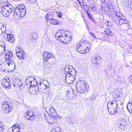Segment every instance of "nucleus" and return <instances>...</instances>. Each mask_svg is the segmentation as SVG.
<instances>
[{"label":"nucleus","instance_id":"obj_1","mask_svg":"<svg viewBox=\"0 0 132 132\" xmlns=\"http://www.w3.org/2000/svg\"><path fill=\"white\" fill-rule=\"evenodd\" d=\"M13 10V7L11 5L3 4L2 2L0 4V12L4 16H9Z\"/></svg>","mask_w":132,"mask_h":132},{"label":"nucleus","instance_id":"obj_2","mask_svg":"<svg viewBox=\"0 0 132 132\" xmlns=\"http://www.w3.org/2000/svg\"><path fill=\"white\" fill-rule=\"evenodd\" d=\"M14 16H17V17L22 18L25 15L26 12V9L25 6L21 4L18 5L14 10Z\"/></svg>","mask_w":132,"mask_h":132},{"label":"nucleus","instance_id":"obj_3","mask_svg":"<svg viewBox=\"0 0 132 132\" xmlns=\"http://www.w3.org/2000/svg\"><path fill=\"white\" fill-rule=\"evenodd\" d=\"M56 36L58 37L59 40H61L64 44H69L72 40L70 33L68 31L63 32L60 36L57 34Z\"/></svg>","mask_w":132,"mask_h":132},{"label":"nucleus","instance_id":"obj_4","mask_svg":"<svg viewBox=\"0 0 132 132\" xmlns=\"http://www.w3.org/2000/svg\"><path fill=\"white\" fill-rule=\"evenodd\" d=\"M5 57L7 60L5 61V62L3 63L2 64L3 65H5L6 66L10 65L11 67L13 68L12 69L14 70L15 68V64L13 61L12 62L10 60L13 57L12 52H7L5 54Z\"/></svg>","mask_w":132,"mask_h":132},{"label":"nucleus","instance_id":"obj_5","mask_svg":"<svg viewBox=\"0 0 132 132\" xmlns=\"http://www.w3.org/2000/svg\"><path fill=\"white\" fill-rule=\"evenodd\" d=\"M86 84L84 81H79L76 84V89L78 92L81 93H86L87 91Z\"/></svg>","mask_w":132,"mask_h":132},{"label":"nucleus","instance_id":"obj_6","mask_svg":"<svg viewBox=\"0 0 132 132\" xmlns=\"http://www.w3.org/2000/svg\"><path fill=\"white\" fill-rule=\"evenodd\" d=\"M43 56L44 60L46 62L48 61L47 65L48 66H51L54 64V62L53 61H54V59L53 58V55L51 53L45 52H44Z\"/></svg>","mask_w":132,"mask_h":132},{"label":"nucleus","instance_id":"obj_7","mask_svg":"<svg viewBox=\"0 0 132 132\" xmlns=\"http://www.w3.org/2000/svg\"><path fill=\"white\" fill-rule=\"evenodd\" d=\"M12 104L9 102L5 101L2 103V107L4 112L6 113H10L12 109Z\"/></svg>","mask_w":132,"mask_h":132},{"label":"nucleus","instance_id":"obj_8","mask_svg":"<svg viewBox=\"0 0 132 132\" xmlns=\"http://www.w3.org/2000/svg\"><path fill=\"white\" fill-rule=\"evenodd\" d=\"M117 22H119L120 25H122V24H124L123 26L126 27L125 28V30H127L129 28V22L126 19L125 16H122V17L120 18V19L117 20Z\"/></svg>","mask_w":132,"mask_h":132},{"label":"nucleus","instance_id":"obj_9","mask_svg":"<svg viewBox=\"0 0 132 132\" xmlns=\"http://www.w3.org/2000/svg\"><path fill=\"white\" fill-rule=\"evenodd\" d=\"M66 75L67 74H71L73 75V76H76V72L75 69L73 68V67L70 65H67L64 68Z\"/></svg>","mask_w":132,"mask_h":132},{"label":"nucleus","instance_id":"obj_10","mask_svg":"<svg viewBox=\"0 0 132 132\" xmlns=\"http://www.w3.org/2000/svg\"><path fill=\"white\" fill-rule=\"evenodd\" d=\"M76 76H73V75H72L71 74H66L65 76L66 83L69 84H72L75 80Z\"/></svg>","mask_w":132,"mask_h":132},{"label":"nucleus","instance_id":"obj_11","mask_svg":"<svg viewBox=\"0 0 132 132\" xmlns=\"http://www.w3.org/2000/svg\"><path fill=\"white\" fill-rule=\"evenodd\" d=\"M117 123L119 127L122 129H125L127 127L126 121L125 119L118 120L117 121Z\"/></svg>","mask_w":132,"mask_h":132},{"label":"nucleus","instance_id":"obj_12","mask_svg":"<svg viewBox=\"0 0 132 132\" xmlns=\"http://www.w3.org/2000/svg\"><path fill=\"white\" fill-rule=\"evenodd\" d=\"M2 87L6 89H9L11 87L10 80L9 79H4L3 80L2 82Z\"/></svg>","mask_w":132,"mask_h":132},{"label":"nucleus","instance_id":"obj_13","mask_svg":"<svg viewBox=\"0 0 132 132\" xmlns=\"http://www.w3.org/2000/svg\"><path fill=\"white\" fill-rule=\"evenodd\" d=\"M3 36L5 40L10 43L13 42L14 41L13 36L11 34H8L4 32Z\"/></svg>","mask_w":132,"mask_h":132},{"label":"nucleus","instance_id":"obj_14","mask_svg":"<svg viewBox=\"0 0 132 132\" xmlns=\"http://www.w3.org/2000/svg\"><path fill=\"white\" fill-rule=\"evenodd\" d=\"M24 116L28 120L32 121L35 119V116L33 114L32 112L31 111H27L24 114Z\"/></svg>","mask_w":132,"mask_h":132},{"label":"nucleus","instance_id":"obj_15","mask_svg":"<svg viewBox=\"0 0 132 132\" xmlns=\"http://www.w3.org/2000/svg\"><path fill=\"white\" fill-rule=\"evenodd\" d=\"M76 49L77 51L81 54H84L88 52L87 50L85 49L84 45L80 44L77 45Z\"/></svg>","mask_w":132,"mask_h":132},{"label":"nucleus","instance_id":"obj_16","mask_svg":"<svg viewBox=\"0 0 132 132\" xmlns=\"http://www.w3.org/2000/svg\"><path fill=\"white\" fill-rule=\"evenodd\" d=\"M36 81V79L35 78L32 76H30L27 77L26 80V83L28 85L29 84H31V85L32 86L34 85L33 84H32V82H35Z\"/></svg>","mask_w":132,"mask_h":132},{"label":"nucleus","instance_id":"obj_17","mask_svg":"<svg viewBox=\"0 0 132 132\" xmlns=\"http://www.w3.org/2000/svg\"><path fill=\"white\" fill-rule=\"evenodd\" d=\"M112 65H108L107 67L104 70V71L108 76H110L112 74V71L114 72V69H112Z\"/></svg>","mask_w":132,"mask_h":132},{"label":"nucleus","instance_id":"obj_18","mask_svg":"<svg viewBox=\"0 0 132 132\" xmlns=\"http://www.w3.org/2000/svg\"><path fill=\"white\" fill-rule=\"evenodd\" d=\"M108 108L109 112L111 114H112L116 112H120L122 110V109L121 110H120L119 108H118L116 109L114 107H113V108L111 107H109L108 105Z\"/></svg>","mask_w":132,"mask_h":132},{"label":"nucleus","instance_id":"obj_19","mask_svg":"<svg viewBox=\"0 0 132 132\" xmlns=\"http://www.w3.org/2000/svg\"><path fill=\"white\" fill-rule=\"evenodd\" d=\"M82 44L84 45V47L86 48L88 52L90 50V45L89 41L85 40L82 43Z\"/></svg>","mask_w":132,"mask_h":132},{"label":"nucleus","instance_id":"obj_20","mask_svg":"<svg viewBox=\"0 0 132 132\" xmlns=\"http://www.w3.org/2000/svg\"><path fill=\"white\" fill-rule=\"evenodd\" d=\"M75 96V94L73 93V90H71L68 92L66 95V97L69 99L71 100Z\"/></svg>","mask_w":132,"mask_h":132},{"label":"nucleus","instance_id":"obj_21","mask_svg":"<svg viewBox=\"0 0 132 132\" xmlns=\"http://www.w3.org/2000/svg\"><path fill=\"white\" fill-rule=\"evenodd\" d=\"M14 82L13 85L16 87H19L22 85V83L21 80L19 78L16 79Z\"/></svg>","mask_w":132,"mask_h":132},{"label":"nucleus","instance_id":"obj_22","mask_svg":"<svg viewBox=\"0 0 132 132\" xmlns=\"http://www.w3.org/2000/svg\"><path fill=\"white\" fill-rule=\"evenodd\" d=\"M16 55L17 56L20 60H25L26 58V55L25 54L23 51L22 52Z\"/></svg>","mask_w":132,"mask_h":132},{"label":"nucleus","instance_id":"obj_23","mask_svg":"<svg viewBox=\"0 0 132 132\" xmlns=\"http://www.w3.org/2000/svg\"><path fill=\"white\" fill-rule=\"evenodd\" d=\"M47 86V85H45L43 83L40 82L39 83L38 85V90H40V91L42 92L43 90H44V89H45L46 88L45 87Z\"/></svg>","mask_w":132,"mask_h":132},{"label":"nucleus","instance_id":"obj_24","mask_svg":"<svg viewBox=\"0 0 132 132\" xmlns=\"http://www.w3.org/2000/svg\"><path fill=\"white\" fill-rule=\"evenodd\" d=\"M49 113L50 116L52 117L55 116V112L54 109L52 107H50L49 108Z\"/></svg>","mask_w":132,"mask_h":132},{"label":"nucleus","instance_id":"obj_25","mask_svg":"<svg viewBox=\"0 0 132 132\" xmlns=\"http://www.w3.org/2000/svg\"><path fill=\"white\" fill-rule=\"evenodd\" d=\"M6 50L5 46V45L1 46L0 45V56L3 55Z\"/></svg>","mask_w":132,"mask_h":132},{"label":"nucleus","instance_id":"obj_26","mask_svg":"<svg viewBox=\"0 0 132 132\" xmlns=\"http://www.w3.org/2000/svg\"><path fill=\"white\" fill-rule=\"evenodd\" d=\"M104 31L106 34L109 36H111L113 35V33L110 30L108 29L105 28L104 29Z\"/></svg>","mask_w":132,"mask_h":132},{"label":"nucleus","instance_id":"obj_27","mask_svg":"<svg viewBox=\"0 0 132 132\" xmlns=\"http://www.w3.org/2000/svg\"><path fill=\"white\" fill-rule=\"evenodd\" d=\"M49 21L51 23L54 25H57L59 23L57 20L54 19H51Z\"/></svg>","mask_w":132,"mask_h":132},{"label":"nucleus","instance_id":"obj_28","mask_svg":"<svg viewBox=\"0 0 132 132\" xmlns=\"http://www.w3.org/2000/svg\"><path fill=\"white\" fill-rule=\"evenodd\" d=\"M127 108L130 113H132V103H129L127 105Z\"/></svg>","mask_w":132,"mask_h":132},{"label":"nucleus","instance_id":"obj_29","mask_svg":"<svg viewBox=\"0 0 132 132\" xmlns=\"http://www.w3.org/2000/svg\"><path fill=\"white\" fill-rule=\"evenodd\" d=\"M23 51L22 49L20 47H17L16 49V55L19 54L22 52H23Z\"/></svg>","mask_w":132,"mask_h":132},{"label":"nucleus","instance_id":"obj_30","mask_svg":"<svg viewBox=\"0 0 132 132\" xmlns=\"http://www.w3.org/2000/svg\"><path fill=\"white\" fill-rule=\"evenodd\" d=\"M111 107H114L116 109L117 108V104L116 101H113L111 103Z\"/></svg>","mask_w":132,"mask_h":132},{"label":"nucleus","instance_id":"obj_31","mask_svg":"<svg viewBox=\"0 0 132 132\" xmlns=\"http://www.w3.org/2000/svg\"><path fill=\"white\" fill-rule=\"evenodd\" d=\"M37 89H36L35 88H32V89H31L29 91V92L32 94L36 95L38 93L37 91Z\"/></svg>","mask_w":132,"mask_h":132},{"label":"nucleus","instance_id":"obj_32","mask_svg":"<svg viewBox=\"0 0 132 132\" xmlns=\"http://www.w3.org/2000/svg\"><path fill=\"white\" fill-rule=\"evenodd\" d=\"M89 8L91 10L93 11V12L95 11L96 10V5L94 4H93L90 6Z\"/></svg>","mask_w":132,"mask_h":132},{"label":"nucleus","instance_id":"obj_33","mask_svg":"<svg viewBox=\"0 0 132 132\" xmlns=\"http://www.w3.org/2000/svg\"><path fill=\"white\" fill-rule=\"evenodd\" d=\"M122 16H123L122 14L119 13H116V16L115 18L117 19V21L120 19V18L122 17Z\"/></svg>","mask_w":132,"mask_h":132},{"label":"nucleus","instance_id":"obj_34","mask_svg":"<svg viewBox=\"0 0 132 132\" xmlns=\"http://www.w3.org/2000/svg\"><path fill=\"white\" fill-rule=\"evenodd\" d=\"M97 59L95 57L93 56L92 57V61L94 64H97L98 63L97 62Z\"/></svg>","mask_w":132,"mask_h":132},{"label":"nucleus","instance_id":"obj_35","mask_svg":"<svg viewBox=\"0 0 132 132\" xmlns=\"http://www.w3.org/2000/svg\"><path fill=\"white\" fill-rule=\"evenodd\" d=\"M61 131V130L60 128L56 127L53 129L51 132H60Z\"/></svg>","mask_w":132,"mask_h":132},{"label":"nucleus","instance_id":"obj_36","mask_svg":"<svg viewBox=\"0 0 132 132\" xmlns=\"http://www.w3.org/2000/svg\"><path fill=\"white\" fill-rule=\"evenodd\" d=\"M45 88V89H44L42 92L45 94H47L48 93L50 90V88L49 87L47 86Z\"/></svg>","mask_w":132,"mask_h":132},{"label":"nucleus","instance_id":"obj_37","mask_svg":"<svg viewBox=\"0 0 132 132\" xmlns=\"http://www.w3.org/2000/svg\"><path fill=\"white\" fill-rule=\"evenodd\" d=\"M12 130L13 132H20V129L18 127H17L14 129H12Z\"/></svg>","mask_w":132,"mask_h":132},{"label":"nucleus","instance_id":"obj_38","mask_svg":"<svg viewBox=\"0 0 132 132\" xmlns=\"http://www.w3.org/2000/svg\"><path fill=\"white\" fill-rule=\"evenodd\" d=\"M28 2L30 4H33L36 3V0H28Z\"/></svg>","mask_w":132,"mask_h":132},{"label":"nucleus","instance_id":"obj_39","mask_svg":"<svg viewBox=\"0 0 132 132\" xmlns=\"http://www.w3.org/2000/svg\"><path fill=\"white\" fill-rule=\"evenodd\" d=\"M51 16V14L50 13H47L46 15V18L47 20H48L49 18Z\"/></svg>","mask_w":132,"mask_h":132},{"label":"nucleus","instance_id":"obj_40","mask_svg":"<svg viewBox=\"0 0 132 132\" xmlns=\"http://www.w3.org/2000/svg\"><path fill=\"white\" fill-rule=\"evenodd\" d=\"M4 125L3 123L1 122L0 121V128L1 127H4Z\"/></svg>","mask_w":132,"mask_h":132},{"label":"nucleus","instance_id":"obj_41","mask_svg":"<svg viewBox=\"0 0 132 132\" xmlns=\"http://www.w3.org/2000/svg\"><path fill=\"white\" fill-rule=\"evenodd\" d=\"M109 10L110 11H111V12H112L114 11V9L113 8V7L112 6H111V7H109Z\"/></svg>","mask_w":132,"mask_h":132},{"label":"nucleus","instance_id":"obj_42","mask_svg":"<svg viewBox=\"0 0 132 132\" xmlns=\"http://www.w3.org/2000/svg\"><path fill=\"white\" fill-rule=\"evenodd\" d=\"M5 130V129L4 127L0 128V132H4Z\"/></svg>","mask_w":132,"mask_h":132},{"label":"nucleus","instance_id":"obj_43","mask_svg":"<svg viewBox=\"0 0 132 132\" xmlns=\"http://www.w3.org/2000/svg\"><path fill=\"white\" fill-rule=\"evenodd\" d=\"M57 16L60 18H61L62 14L61 13L59 12L57 13Z\"/></svg>","mask_w":132,"mask_h":132},{"label":"nucleus","instance_id":"obj_44","mask_svg":"<svg viewBox=\"0 0 132 132\" xmlns=\"http://www.w3.org/2000/svg\"><path fill=\"white\" fill-rule=\"evenodd\" d=\"M89 34L92 37H93L94 38H96L95 35L94 34H93L92 32H89Z\"/></svg>","mask_w":132,"mask_h":132},{"label":"nucleus","instance_id":"obj_45","mask_svg":"<svg viewBox=\"0 0 132 132\" xmlns=\"http://www.w3.org/2000/svg\"><path fill=\"white\" fill-rule=\"evenodd\" d=\"M6 27V26L5 25H4V24L3 25V26L2 27V28H1V29H3L5 30V27Z\"/></svg>","mask_w":132,"mask_h":132},{"label":"nucleus","instance_id":"obj_46","mask_svg":"<svg viewBox=\"0 0 132 132\" xmlns=\"http://www.w3.org/2000/svg\"><path fill=\"white\" fill-rule=\"evenodd\" d=\"M112 24L110 22L108 21L107 22V26H112Z\"/></svg>","mask_w":132,"mask_h":132},{"label":"nucleus","instance_id":"obj_47","mask_svg":"<svg viewBox=\"0 0 132 132\" xmlns=\"http://www.w3.org/2000/svg\"><path fill=\"white\" fill-rule=\"evenodd\" d=\"M86 13H87V14L88 16V17L90 18L91 17L90 15V13H89L88 12V11H87V12H86Z\"/></svg>","mask_w":132,"mask_h":132},{"label":"nucleus","instance_id":"obj_48","mask_svg":"<svg viewBox=\"0 0 132 132\" xmlns=\"http://www.w3.org/2000/svg\"><path fill=\"white\" fill-rule=\"evenodd\" d=\"M5 45V44L4 43L2 42V41H1L0 42V45L1 46H3V45Z\"/></svg>","mask_w":132,"mask_h":132},{"label":"nucleus","instance_id":"obj_49","mask_svg":"<svg viewBox=\"0 0 132 132\" xmlns=\"http://www.w3.org/2000/svg\"><path fill=\"white\" fill-rule=\"evenodd\" d=\"M3 33V32L2 31V29H0V36L2 35Z\"/></svg>","mask_w":132,"mask_h":132},{"label":"nucleus","instance_id":"obj_50","mask_svg":"<svg viewBox=\"0 0 132 132\" xmlns=\"http://www.w3.org/2000/svg\"><path fill=\"white\" fill-rule=\"evenodd\" d=\"M129 80L130 82L132 83V75L130 77V78L129 79Z\"/></svg>","mask_w":132,"mask_h":132},{"label":"nucleus","instance_id":"obj_51","mask_svg":"<svg viewBox=\"0 0 132 132\" xmlns=\"http://www.w3.org/2000/svg\"><path fill=\"white\" fill-rule=\"evenodd\" d=\"M63 32L64 31H63L62 32H61V34L60 35H59V33H57V34H56V38H57H57H58V37L57 36H56V35L57 34L58 36H60V35H61V34H62Z\"/></svg>","mask_w":132,"mask_h":132},{"label":"nucleus","instance_id":"obj_52","mask_svg":"<svg viewBox=\"0 0 132 132\" xmlns=\"http://www.w3.org/2000/svg\"><path fill=\"white\" fill-rule=\"evenodd\" d=\"M122 104H123V103H121V110H121V109H122V110L121 111H122V110H123V105H122ZM119 109H120L119 108Z\"/></svg>","mask_w":132,"mask_h":132},{"label":"nucleus","instance_id":"obj_53","mask_svg":"<svg viewBox=\"0 0 132 132\" xmlns=\"http://www.w3.org/2000/svg\"><path fill=\"white\" fill-rule=\"evenodd\" d=\"M105 0H101V2L102 3H104L105 2Z\"/></svg>","mask_w":132,"mask_h":132},{"label":"nucleus","instance_id":"obj_54","mask_svg":"<svg viewBox=\"0 0 132 132\" xmlns=\"http://www.w3.org/2000/svg\"><path fill=\"white\" fill-rule=\"evenodd\" d=\"M91 97V99H92V100H94V99H95V98H93V96H91V97Z\"/></svg>","mask_w":132,"mask_h":132},{"label":"nucleus","instance_id":"obj_55","mask_svg":"<svg viewBox=\"0 0 132 132\" xmlns=\"http://www.w3.org/2000/svg\"><path fill=\"white\" fill-rule=\"evenodd\" d=\"M90 18V20H92V21H93V18H92V17H91L90 18Z\"/></svg>","mask_w":132,"mask_h":132},{"label":"nucleus","instance_id":"obj_56","mask_svg":"<svg viewBox=\"0 0 132 132\" xmlns=\"http://www.w3.org/2000/svg\"><path fill=\"white\" fill-rule=\"evenodd\" d=\"M80 5H81V6L82 5L81 4H80Z\"/></svg>","mask_w":132,"mask_h":132},{"label":"nucleus","instance_id":"obj_57","mask_svg":"<svg viewBox=\"0 0 132 132\" xmlns=\"http://www.w3.org/2000/svg\"><path fill=\"white\" fill-rule=\"evenodd\" d=\"M45 117H46V116L45 114Z\"/></svg>","mask_w":132,"mask_h":132}]
</instances>
